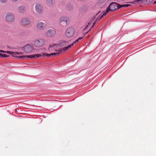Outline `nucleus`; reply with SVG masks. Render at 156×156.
Returning a JSON list of instances; mask_svg holds the SVG:
<instances>
[{
    "label": "nucleus",
    "mask_w": 156,
    "mask_h": 156,
    "mask_svg": "<svg viewBox=\"0 0 156 156\" xmlns=\"http://www.w3.org/2000/svg\"><path fill=\"white\" fill-rule=\"evenodd\" d=\"M70 43V41H61L60 42V43L59 44H53L51 45H49V47L48 48V50H51L52 49H54L56 51H58L59 52H61L62 51H63V50L62 49H58V47L59 46H60L62 47L65 46L67 45H68ZM64 48H63L64 49Z\"/></svg>",
    "instance_id": "f257e3e1"
},
{
    "label": "nucleus",
    "mask_w": 156,
    "mask_h": 156,
    "mask_svg": "<svg viewBox=\"0 0 156 156\" xmlns=\"http://www.w3.org/2000/svg\"><path fill=\"white\" fill-rule=\"evenodd\" d=\"M119 4L115 2H112L110 3L108 9L111 11L114 12L116 11L119 9Z\"/></svg>",
    "instance_id": "f03ea898"
},
{
    "label": "nucleus",
    "mask_w": 156,
    "mask_h": 156,
    "mask_svg": "<svg viewBox=\"0 0 156 156\" xmlns=\"http://www.w3.org/2000/svg\"><path fill=\"white\" fill-rule=\"evenodd\" d=\"M74 29L72 27H69L66 30L65 35L67 37L70 38L74 36Z\"/></svg>",
    "instance_id": "7ed1b4c3"
},
{
    "label": "nucleus",
    "mask_w": 156,
    "mask_h": 156,
    "mask_svg": "<svg viewBox=\"0 0 156 156\" xmlns=\"http://www.w3.org/2000/svg\"><path fill=\"white\" fill-rule=\"evenodd\" d=\"M69 21L68 18L66 16H62L59 20L60 24L62 27H65L67 25V23Z\"/></svg>",
    "instance_id": "20e7f679"
},
{
    "label": "nucleus",
    "mask_w": 156,
    "mask_h": 156,
    "mask_svg": "<svg viewBox=\"0 0 156 156\" xmlns=\"http://www.w3.org/2000/svg\"><path fill=\"white\" fill-rule=\"evenodd\" d=\"M23 48L24 51L26 53H28L32 52L34 49V47L32 44H26L24 46Z\"/></svg>",
    "instance_id": "39448f33"
},
{
    "label": "nucleus",
    "mask_w": 156,
    "mask_h": 156,
    "mask_svg": "<svg viewBox=\"0 0 156 156\" xmlns=\"http://www.w3.org/2000/svg\"><path fill=\"white\" fill-rule=\"evenodd\" d=\"M59 52H57V53H51L50 54H48L47 53L46 54V53H41V54H37L35 55V58H38L39 57H41V56H43L44 57L45 56L47 55V57H50V56H54L55 55H58L59 54Z\"/></svg>",
    "instance_id": "423d86ee"
},
{
    "label": "nucleus",
    "mask_w": 156,
    "mask_h": 156,
    "mask_svg": "<svg viewBox=\"0 0 156 156\" xmlns=\"http://www.w3.org/2000/svg\"><path fill=\"white\" fill-rule=\"evenodd\" d=\"M45 42L42 39H39L36 40L34 42V45L37 47H39L43 46Z\"/></svg>",
    "instance_id": "0eeeda50"
},
{
    "label": "nucleus",
    "mask_w": 156,
    "mask_h": 156,
    "mask_svg": "<svg viewBox=\"0 0 156 156\" xmlns=\"http://www.w3.org/2000/svg\"><path fill=\"white\" fill-rule=\"evenodd\" d=\"M56 34L55 29L53 28L48 30L46 33V35L49 37H54Z\"/></svg>",
    "instance_id": "6e6552de"
},
{
    "label": "nucleus",
    "mask_w": 156,
    "mask_h": 156,
    "mask_svg": "<svg viewBox=\"0 0 156 156\" xmlns=\"http://www.w3.org/2000/svg\"><path fill=\"white\" fill-rule=\"evenodd\" d=\"M6 53L7 54H10L13 57H16V58H22L24 57V56L23 55V56H18V55L21 54V53H19L18 52H14L13 51H6Z\"/></svg>",
    "instance_id": "1a4fd4ad"
},
{
    "label": "nucleus",
    "mask_w": 156,
    "mask_h": 156,
    "mask_svg": "<svg viewBox=\"0 0 156 156\" xmlns=\"http://www.w3.org/2000/svg\"><path fill=\"white\" fill-rule=\"evenodd\" d=\"M35 10L38 14L41 13L43 10V7L39 3H37L35 6Z\"/></svg>",
    "instance_id": "9d476101"
},
{
    "label": "nucleus",
    "mask_w": 156,
    "mask_h": 156,
    "mask_svg": "<svg viewBox=\"0 0 156 156\" xmlns=\"http://www.w3.org/2000/svg\"><path fill=\"white\" fill-rule=\"evenodd\" d=\"M5 19L8 22H11L14 20V17L12 14L8 13L6 16Z\"/></svg>",
    "instance_id": "9b49d317"
},
{
    "label": "nucleus",
    "mask_w": 156,
    "mask_h": 156,
    "mask_svg": "<svg viewBox=\"0 0 156 156\" xmlns=\"http://www.w3.org/2000/svg\"><path fill=\"white\" fill-rule=\"evenodd\" d=\"M46 27V24L43 22H38L37 25V27L38 30H43Z\"/></svg>",
    "instance_id": "f8f14e48"
},
{
    "label": "nucleus",
    "mask_w": 156,
    "mask_h": 156,
    "mask_svg": "<svg viewBox=\"0 0 156 156\" xmlns=\"http://www.w3.org/2000/svg\"><path fill=\"white\" fill-rule=\"evenodd\" d=\"M30 23V20L27 18L23 19L21 21V24L23 26L27 25L29 24Z\"/></svg>",
    "instance_id": "ddd939ff"
},
{
    "label": "nucleus",
    "mask_w": 156,
    "mask_h": 156,
    "mask_svg": "<svg viewBox=\"0 0 156 156\" xmlns=\"http://www.w3.org/2000/svg\"><path fill=\"white\" fill-rule=\"evenodd\" d=\"M79 41L78 40L76 39L75 41H74L72 44H71L68 45L67 47H65L63 49L64 51H67L68 49L70 48L71 47L74 45L75 44L77 43Z\"/></svg>",
    "instance_id": "4468645a"
},
{
    "label": "nucleus",
    "mask_w": 156,
    "mask_h": 156,
    "mask_svg": "<svg viewBox=\"0 0 156 156\" xmlns=\"http://www.w3.org/2000/svg\"><path fill=\"white\" fill-rule=\"evenodd\" d=\"M55 3V0H46V3L48 6H51Z\"/></svg>",
    "instance_id": "2eb2a0df"
},
{
    "label": "nucleus",
    "mask_w": 156,
    "mask_h": 156,
    "mask_svg": "<svg viewBox=\"0 0 156 156\" xmlns=\"http://www.w3.org/2000/svg\"><path fill=\"white\" fill-rule=\"evenodd\" d=\"M18 10L20 13H23L25 10V8L24 6H20L18 7Z\"/></svg>",
    "instance_id": "dca6fc26"
},
{
    "label": "nucleus",
    "mask_w": 156,
    "mask_h": 156,
    "mask_svg": "<svg viewBox=\"0 0 156 156\" xmlns=\"http://www.w3.org/2000/svg\"><path fill=\"white\" fill-rule=\"evenodd\" d=\"M109 11V10L108 9V8H107L106 11L101 16L98 20H99L101 18L103 17L104 16H105L108 13Z\"/></svg>",
    "instance_id": "f3484780"
},
{
    "label": "nucleus",
    "mask_w": 156,
    "mask_h": 156,
    "mask_svg": "<svg viewBox=\"0 0 156 156\" xmlns=\"http://www.w3.org/2000/svg\"><path fill=\"white\" fill-rule=\"evenodd\" d=\"M130 5V4H124V5H120L119 4V9L120 8H122V7H127Z\"/></svg>",
    "instance_id": "a211bd4d"
},
{
    "label": "nucleus",
    "mask_w": 156,
    "mask_h": 156,
    "mask_svg": "<svg viewBox=\"0 0 156 156\" xmlns=\"http://www.w3.org/2000/svg\"><path fill=\"white\" fill-rule=\"evenodd\" d=\"M24 57H28L29 58H35V55L34 54L33 55H24Z\"/></svg>",
    "instance_id": "6ab92c4d"
},
{
    "label": "nucleus",
    "mask_w": 156,
    "mask_h": 156,
    "mask_svg": "<svg viewBox=\"0 0 156 156\" xmlns=\"http://www.w3.org/2000/svg\"><path fill=\"white\" fill-rule=\"evenodd\" d=\"M145 0H135L134 2L135 3L139 2L140 3H141L142 2H144Z\"/></svg>",
    "instance_id": "aec40b11"
},
{
    "label": "nucleus",
    "mask_w": 156,
    "mask_h": 156,
    "mask_svg": "<svg viewBox=\"0 0 156 156\" xmlns=\"http://www.w3.org/2000/svg\"><path fill=\"white\" fill-rule=\"evenodd\" d=\"M9 56L6 55L5 54H2L0 53V57H8Z\"/></svg>",
    "instance_id": "412c9836"
},
{
    "label": "nucleus",
    "mask_w": 156,
    "mask_h": 156,
    "mask_svg": "<svg viewBox=\"0 0 156 156\" xmlns=\"http://www.w3.org/2000/svg\"><path fill=\"white\" fill-rule=\"evenodd\" d=\"M91 23L92 22L91 21H90L88 23V24L86 26V27L85 28V29H84V30H85V29H86L87 28L89 27L90 26V25L91 24Z\"/></svg>",
    "instance_id": "4be33fe9"
},
{
    "label": "nucleus",
    "mask_w": 156,
    "mask_h": 156,
    "mask_svg": "<svg viewBox=\"0 0 156 156\" xmlns=\"http://www.w3.org/2000/svg\"><path fill=\"white\" fill-rule=\"evenodd\" d=\"M100 12V11H99V12H98V13H97V14L96 15V16H93V17H92V18H91V20L90 21H91L92 22V21H93V20H94V19L95 18H96V16H97V15H98V13H99Z\"/></svg>",
    "instance_id": "5701e85b"
},
{
    "label": "nucleus",
    "mask_w": 156,
    "mask_h": 156,
    "mask_svg": "<svg viewBox=\"0 0 156 156\" xmlns=\"http://www.w3.org/2000/svg\"><path fill=\"white\" fill-rule=\"evenodd\" d=\"M0 1L2 3H5L6 2V0H0Z\"/></svg>",
    "instance_id": "b1692460"
},
{
    "label": "nucleus",
    "mask_w": 156,
    "mask_h": 156,
    "mask_svg": "<svg viewBox=\"0 0 156 156\" xmlns=\"http://www.w3.org/2000/svg\"><path fill=\"white\" fill-rule=\"evenodd\" d=\"M98 19H98V18H97L95 21L94 22V23H93V24L94 25V24L96 23V22L98 20Z\"/></svg>",
    "instance_id": "393cba45"
},
{
    "label": "nucleus",
    "mask_w": 156,
    "mask_h": 156,
    "mask_svg": "<svg viewBox=\"0 0 156 156\" xmlns=\"http://www.w3.org/2000/svg\"><path fill=\"white\" fill-rule=\"evenodd\" d=\"M82 38H83L82 37H80L79 38H78L77 39L79 41L81 40Z\"/></svg>",
    "instance_id": "a878e982"
},
{
    "label": "nucleus",
    "mask_w": 156,
    "mask_h": 156,
    "mask_svg": "<svg viewBox=\"0 0 156 156\" xmlns=\"http://www.w3.org/2000/svg\"><path fill=\"white\" fill-rule=\"evenodd\" d=\"M94 25L93 24V25L92 26V27H91V28L90 29V30H89V31H90L91 30V28H92L93 27Z\"/></svg>",
    "instance_id": "bb28decb"
},
{
    "label": "nucleus",
    "mask_w": 156,
    "mask_h": 156,
    "mask_svg": "<svg viewBox=\"0 0 156 156\" xmlns=\"http://www.w3.org/2000/svg\"><path fill=\"white\" fill-rule=\"evenodd\" d=\"M12 1L14 2H16L18 0H11Z\"/></svg>",
    "instance_id": "cd10ccee"
},
{
    "label": "nucleus",
    "mask_w": 156,
    "mask_h": 156,
    "mask_svg": "<svg viewBox=\"0 0 156 156\" xmlns=\"http://www.w3.org/2000/svg\"><path fill=\"white\" fill-rule=\"evenodd\" d=\"M0 52H5L6 51H3V50H0Z\"/></svg>",
    "instance_id": "c85d7f7f"
},
{
    "label": "nucleus",
    "mask_w": 156,
    "mask_h": 156,
    "mask_svg": "<svg viewBox=\"0 0 156 156\" xmlns=\"http://www.w3.org/2000/svg\"><path fill=\"white\" fill-rule=\"evenodd\" d=\"M154 4H156V1L154 2Z\"/></svg>",
    "instance_id": "c756f323"
}]
</instances>
